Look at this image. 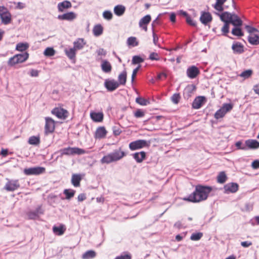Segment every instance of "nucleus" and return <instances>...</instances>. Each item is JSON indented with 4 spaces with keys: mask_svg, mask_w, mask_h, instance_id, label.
Segmentation results:
<instances>
[{
    "mask_svg": "<svg viewBox=\"0 0 259 259\" xmlns=\"http://www.w3.org/2000/svg\"><path fill=\"white\" fill-rule=\"evenodd\" d=\"M125 11V8L122 5H117L114 8V12L118 16L122 15Z\"/></svg>",
    "mask_w": 259,
    "mask_h": 259,
    "instance_id": "32",
    "label": "nucleus"
},
{
    "mask_svg": "<svg viewBox=\"0 0 259 259\" xmlns=\"http://www.w3.org/2000/svg\"><path fill=\"white\" fill-rule=\"evenodd\" d=\"M61 156L63 155H72L75 154L80 155L84 154V150L77 147H67L62 149L60 150Z\"/></svg>",
    "mask_w": 259,
    "mask_h": 259,
    "instance_id": "6",
    "label": "nucleus"
},
{
    "mask_svg": "<svg viewBox=\"0 0 259 259\" xmlns=\"http://www.w3.org/2000/svg\"><path fill=\"white\" fill-rule=\"evenodd\" d=\"M28 143L30 145H37L40 143V139L39 137L31 136L28 140Z\"/></svg>",
    "mask_w": 259,
    "mask_h": 259,
    "instance_id": "40",
    "label": "nucleus"
},
{
    "mask_svg": "<svg viewBox=\"0 0 259 259\" xmlns=\"http://www.w3.org/2000/svg\"><path fill=\"white\" fill-rule=\"evenodd\" d=\"M134 116L136 118L143 117L145 115V112L142 109H138L135 112H134Z\"/></svg>",
    "mask_w": 259,
    "mask_h": 259,
    "instance_id": "48",
    "label": "nucleus"
},
{
    "mask_svg": "<svg viewBox=\"0 0 259 259\" xmlns=\"http://www.w3.org/2000/svg\"><path fill=\"white\" fill-rule=\"evenodd\" d=\"M29 57V54L25 52L23 54H16L10 58L8 61V65L12 67L16 64L25 62Z\"/></svg>",
    "mask_w": 259,
    "mask_h": 259,
    "instance_id": "4",
    "label": "nucleus"
},
{
    "mask_svg": "<svg viewBox=\"0 0 259 259\" xmlns=\"http://www.w3.org/2000/svg\"><path fill=\"white\" fill-rule=\"evenodd\" d=\"M45 119V133L46 135H49L54 133L55 130V121L50 117H46Z\"/></svg>",
    "mask_w": 259,
    "mask_h": 259,
    "instance_id": "9",
    "label": "nucleus"
},
{
    "mask_svg": "<svg viewBox=\"0 0 259 259\" xmlns=\"http://www.w3.org/2000/svg\"><path fill=\"white\" fill-rule=\"evenodd\" d=\"M127 72L125 70L122 71L118 76V82L120 85H124L126 82Z\"/></svg>",
    "mask_w": 259,
    "mask_h": 259,
    "instance_id": "27",
    "label": "nucleus"
},
{
    "mask_svg": "<svg viewBox=\"0 0 259 259\" xmlns=\"http://www.w3.org/2000/svg\"><path fill=\"white\" fill-rule=\"evenodd\" d=\"M82 176L80 174H73L71 177V183L75 187H79Z\"/></svg>",
    "mask_w": 259,
    "mask_h": 259,
    "instance_id": "22",
    "label": "nucleus"
},
{
    "mask_svg": "<svg viewBox=\"0 0 259 259\" xmlns=\"http://www.w3.org/2000/svg\"><path fill=\"white\" fill-rule=\"evenodd\" d=\"M66 231V228L64 225H61L60 226H54L53 227V231L54 234L58 236L62 235Z\"/></svg>",
    "mask_w": 259,
    "mask_h": 259,
    "instance_id": "30",
    "label": "nucleus"
},
{
    "mask_svg": "<svg viewBox=\"0 0 259 259\" xmlns=\"http://www.w3.org/2000/svg\"><path fill=\"white\" fill-rule=\"evenodd\" d=\"M252 244L251 242L250 241H243L241 242V245L244 247H248Z\"/></svg>",
    "mask_w": 259,
    "mask_h": 259,
    "instance_id": "61",
    "label": "nucleus"
},
{
    "mask_svg": "<svg viewBox=\"0 0 259 259\" xmlns=\"http://www.w3.org/2000/svg\"><path fill=\"white\" fill-rule=\"evenodd\" d=\"M146 157V153L144 151L137 152L134 154L133 157L138 163H141Z\"/></svg>",
    "mask_w": 259,
    "mask_h": 259,
    "instance_id": "28",
    "label": "nucleus"
},
{
    "mask_svg": "<svg viewBox=\"0 0 259 259\" xmlns=\"http://www.w3.org/2000/svg\"><path fill=\"white\" fill-rule=\"evenodd\" d=\"M40 207L37 208L35 211H30L27 212V215L29 219L33 220L36 219L38 216L39 210Z\"/></svg>",
    "mask_w": 259,
    "mask_h": 259,
    "instance_id": "36",
    "label": "nucleus"
},
{
    "mask_svg": "<svg viewBox=\"0 0 259 259\" xmlns=\"http://www.w3.org/2000/svg\"><path fill=\"white\" fill-rule=\"evenodd\" d=\"M30 75L32 77H36L38 75V71L35 69H31L30 71Z\"/></svg>",
    "mask_w": 259,
    "mask_h": 259,
    "instance_id": "63",
    "label": "nucleus"
},
{
    "mask_svg": "<svg viewBox=\"0 0 259 259\" xmlns=\"http://www.w3.org/2000/svg\"><path fill=\"white\" fill-rule=\"evenodd\" d=\"M232 49L235 54H242L244 52V46L239 42L234 43L232 46Z\"/></svg>",
    "mask_w": 259,
    "mask_h": 259,
    "instance_id": "20",
    "label": "nucleus"
},
{
    "mask_svg": "<svg viewBox=\"0 0 259 259\" xmlns=\"http://www.w3.org/2000/svg\"><path fill=\"white\" fill-rule=\"evenodd\" d=\"M103 16L105 19L110 20L112 19L113 17V15L110 11H105L103 13Z\"/></svg>",
    "mask_w": 259,
    "mask_h": 259,
    "instance_id": "51",
    "label": "nucleus"
},
{
    "mask_svg": "<svg viewBox=\"0 0 259 259\" xmlns=\"http://www.w3.org/2000/svg\"><path fill=\"white\" fill-rule=\"evenodd\" d=\"M245 143L248 149H255L259 148V142L256 140L249 139L245 141Z\"/></svg>",
    "mask_w": 259,
    "mask_h": 259,
    "instance_id": "23",
    "label": "nucleus"
},
{
    "mask_svg": "<svg viewBox=\"0 0 259 259\" xmlns=\"http://www.w3.org/2000/svg\"><path fill=\"white\" fill-rule=\"evenodd\" d=\"M143 62H144V59L138 56H134L132 59V63L134 64L141 63Z\"/></svg>",
    "mask_w": 259,
    "mask_h": 259,
    "instance_id": "50",
    "label": "nucleus"
},
{
    "mask_svg": "<svg viewBox=\"0 0 259 259\" xmlns=\"http://www.w3.org/2000/svg\"><path fill=\"white\" fill-rule=\"evenodd\" d=\"M227 180V176L225 172H221L217 177L218 182L221 184L224 183Z\"/></svg>",
    "mask_w": 259,
    "mask_h": 259,
    "instance_id": "41",
    "label": "nucleus"
},
{
    "mask_svg": "<svg viewBox=\"0 0 259 259\" xmlns=\"http://www.w3.org/2000/svg\"><path fill=\"white\" fill-rule=\"evenodd\" d=\"M180 98L181 97L179 94H175L171 97V101L174 103L177 104L179 102Z\"/></svg>",
    "mask_w": 259,
    "mask_h": 259,
    "instance_id": "52",
    "label": "nucleus"
},
{
    "mask_svg": "<svg viewBox=\"0 0 259 259\" xmlns=\"http://www.w3.org/2000/svg\"><path fill=\"white\" fill-rule=\"evenodd\" d=\"M149 59L152 61H158L160 59V57L158 53L152 52L150 53Z\"/></svg>",
    "mask_w": 259,
    "mask_h": 259,
    "instance_id": "49",
    "label": "nucleus"
},
{
    "mask_svg": "<svg viewBox=\"0 0 259 259\" xmlns=\"http://www.w3.org/2000/svg\"><path fill=\"white\" fill-rule=\"evenodd\" d=\"M251 166L254 169L259 168V161L257 160L253 161L252 162Z\"/></svg>",
    "mask_w": 259,
    "mask_h": 259,
    "instance_id": "62",
    "label": "nucleus"
},
{
    "mask_svg": "<svg viewBox=\"0 0 259 259\" xmlns=\"http://www.w3.org/2000/svg\"><path fill=\"white\" fill-rule=\"evenodd\" d=\"M151 20L150 15H147L143 17L139 21V26L142 28L145 31H147V25L150 23Z\"/></svg>",
    "mask_w": 259,
    "mask_h": 259,
    "instance_id": "17",
    "label": "nucleus"
},
{
    "mask_svg": "<svg viewBox=\"0 0 259 259\" xmlns=\"http://www.w3.org/2000/svg\"><path fill=\"white\" fill-rule=\"evenodd\" d=\"M76 18V15L72 12H68L61 15L58 16V18L60 20H65L68 21H71Z\"/></svg>",
    "mask_w": 259,
    "mask_h": 259,
    "instance_id": "24",
    "label": "nucleus"
},
{
    "mask_svg": "<svg viewBox=\"0 0 259 259\" xmlns=\"http://www.w3.org/2000/svg\"><path fill=\"white\" fill-rule=\"evenodd\" d=\"M205 98L204 97L200 96L196 98L192 103V107L194 109H199L203 104Z\"/></svg>",
    "mask_w": 259,
    "mask_h": 259,
    "instance_id": "21",
    "label": "nucleus"
},
{
    "mask_svg": "<svg viewBox=\"0 0 259 259\" xmlns=\"http://www.w3.org/2000/svg\"><path fill=\"white\" fill-rule=\"evenodd\" d=\"M140 66H138V67H137L136 68H135L133 71V73H132V81H133L137 75V72L140 68Z\"/></svg>",
    "mask_w": 259,
    "mask_h": 259,
    "instance_id": "60",
    "label": "nucleus"
},
{
    "mask_svg": "<svg viewBox=\"0 0 259 259\" xmlns=\"http://www.w3.org/2000/svg\"><path fill=\"white\" fill-rule=\"evenodd\" d=\"M249 42L253 45H259V36L255 34H250L248 37Z\"/></svg>",
    "mask_w": 259,
    "mask_h": 259,
    "instance_id": "31",
    "label": "nucleus"
},
{
    "mask_svg": "<svg viewBox=\"0 0 259 259\" xmlns=\"http://www.w3.org/2000/svg\"><path fill=\"white\" fill-rule=\"evenodd\" d=\"M186 73L189 78L193 79L199 74L200 71L195 66H191L187 69Z\"/></svg>",
    "mask_w": 259,
    "mask_h": 259,
    "instance_id": "14",
    "label": "nucleus"
},
{
    "mask_svg": "<svg viewBox=\"0 0 259 259\" xmlns=\"http://www.w3.org/2000/svg\"><path fill=\"white\" fill-rule=\"evenodd\" d=\"M253 73L251 69H248L243 71L240 74V76L243 77L244 79H247L250 77Z\"/></svg>",
    "mask_w": 259,
    "mask_h": 259,
    "instance_id": "43",
    "label": "nucleus"
},
{
    "mask_svg": "<svg viewBox=\"0 0 259 259\" xmlns=\"http://www.w3.org/2000/svg\"><path fill=\"white\" fill-rule=\"evenodd\" d=\"M90 117L94 121L100 122L103 120L104 114L102 112H96L92 111L90 113Z\"/></svg>",
    "mask_w": 259,
    "mask_h": 259,
    "instance_id": "18",
    "label": "nucleus"
},
{
    "mask_svg": "<svg viewBox=\"0 0 259 259\" xmlns=\"http://www.w3.org/2000/svg\"><path fill=\"white\" fill-rule=\"evenodd\" d=\"M96 256V252L93 250L85 252L82 255V259L93 258Z\"/></svg>",
    "mask_w": 259,
    "mask_h": 259,
    "instance_id": "35",
    "label": "nucleus"
},
{
    "mask_svg": "<svg viewBox=\"0 0 259 259\" xmlns=\"http://www.w3.org/2000/svg\"><path fill=\"white\" fill-rule=\"evenodd\" d=\"M253 90L254 93L259 96V83L253 86Z\"/></svg>",
    "mask_w": 259,
    "mask_h": 259,
    "instance_id": "64",
    "label": "nucleus"
},
{
    "mask_svg": "<svg viewBox=\"0 0 259 259\" xmlns=\"http://www.w3.org/2000/svg\"><path fill=\"white\" fill-rule=\"evenodd\" d=\"M51 113L61 119H66L68 115V111L61 107H55L52 111Z\"/></svg>",
    "mask_w": 259,
    "mask_h": 259,
    "instance_id": "10",
    "label": "nucleus"
},
{
    "mask_svg": "<svg viewBox=\"0 0 259 259\" xmlns=\"http://www.w3.org/2000/svg\"><path fill=\"white\" fill-rule=\"evenodd\" d=\"M227 1V0H215V3L213 6L214 9L219 12H223L224 10L223 6Z\"/></svg>",
    "mask_w": 259,
    "mask_h": 259,
    "instance_id": "29",
    "label": "nucleus"
},
{
    "mask_svg": "<svg viewBox=\"0 0 259 259\" xmlns=\"http://www.w3.org/2000/svg\"><path fill=\"white\" fill-rule=\"evenodd\" d=\"M86 198H87L86 195L84 193H81V194H79L77 197V200L79 202L83 201V200L86 199Z\"/></svg>",
    "mask_w": 259,
    "mask_h": 259,
    "instance_id": "58",
    "label": "nucleus"
},
{
    "mask_svg": "<svg viewBox=\"0 0 259 259\" xmlns=\"http://www.w3.org/2000/svg\"><path fill=\"white\" fill-rule=\"evenodd\" d=\"M0 18L5 25L9 24L12 22V15L7 8L4 6H0Z\"/></svg>",
    "mask_w": 259,
    "mask_h": 259,
    "instance_id": "5",
    "label": "nucleus"
},
{
    "mask_svg": "<svg viewBox=\"0 0 259 259\" xmlns=\"http://www.w3.org/2000/svg\"><path fill=\"white\" fill-rule=\"evenodd\" d=\"M55 51L52 48H47L44 51V54L46 56L51 57L54 55Z\"/></svg>",
    "mask_w": 259,
    "mask_h": 259,
    "instance_id": "45",
    "label": "nucleus"
},
{
    "mask_svg": "<svg viewBox=\"0 0 259 259\" xmlns=\"http://www.w3.org/2000/svg\"><path fill=\"white\" fill-rule=\"evenodd\" d=\"M148 146V144L146 140H138L130 143L129 144V148L131 150L134 151Z\"/></svg>",
    "mask_w": 259,
    "mask_h": 259,
    "instance_id": "12",
    "label": "nucleus"
},
{
    "mask_svg": "<svg viewBox=\"0 0 259 259\" xmlns=\"http://www.w3.org/2000/svg\"><path fill=\"white\" fill-rule=\"evenodd\" d=\"M105 87L108 91H113L119 86V83L114 79H106Z\"/></svg>",
    "mask_w": 259,
    "mask_h": 259,
    "instance_id": "13",
    "label": "nucleus"
},
{
    "mask_svg": "<svg viewBox=\"0 0 259 259\" xmlns=\"http://www.w3.org/2000/svg\"><path fill=\"white\" fill-rule=\"evenodd\" d=\"M107 134V131H106L105 127L104 126H100L98 127L95 132L94 138L96 139H101L105 138Z\"/></svg>",
    "mask_w": 259,
    "mask_h": 259,
    "instance_id": "15",
    "label": "nucleus"
},
{
    "mask_svg": "<svg viewBox=\"0 0 259 259\" xmlns=\"http://www.w3.org/2000/svg\"><path fill=\"white\" fill-rule=\"evenodd\" d=\"M233 105L232 104H224L222 107L215 113L214 118L219 119L224 117L227 112L230 111L233 109Z\"/></svg>",
    "mask_w": 259,
    "mask_h": 259,
    "instance_id": "7",
    "label": "nucleus"
},
{
    "mask_svg": "<svg viewBox=\"0 0 259 259\" xmlns=\"http://www.w3.org/2000/svg\"><path fill=\"white\" fill-rule=\"evenodd\" d=\"M66 199H70L74 196L75 191L72 189H65L63 192Z\"/></svg>",
    "mask_w": 259,
    "mask_h": 259,
    "instance_id": "39",
    "label": "nucleus"
},
{
    "mask_svg": "<svg viewBox=\"0 0 259 259\" xmlns=\"http://www.w3.org/2000/svg\"><path fill=\"white\" fill-rule=\"evenodd\" d=\"M103 28L100 24L95 25L93 29V34L96 36H99L103 33Z\"/></svg>",
    "mask_w": 259,
    "mask_h": 259,
    "instance_id": "34",
    "label": "nucleus"
},
{
    "mask_svg": "<svg viewBox=\"0 0 259 259\" xmlns=\"http://www.w3.org/2000/svg\"><path fill=\"white\" fill-rule=\"evenodd\" d=\"M112 131H113V135L115 136H119L122 132L120 128L118 126H113Z\"/></svg>",
    "mask_w": 259,
    "mask_h": 259,
    "instance_id": "53",
    "label": "nucleus"
},
{
    "mask_svg": "<svg viewBox=\"0 0 259 259\" xmlns=\"http://www.w3.org/2000/svg\"><path fill=\"white\" fill-rule=\"evenodd\" d=\"M211 15L209 12H202L200 17V20L203 24H207L212 21Z\"/></svg>",
    "mask_w": 259,
    "mask_h": 259,
    "instance_id": "19",
    "label": "nucleus"
},
{
    "mask_svg": "<svg viewBox=\"0 0 259 259\" xmlns=\"http://www.w3.org/2000/svg\"><path fill=\"white\" fill-rule=\"evenodd\" d=\"M153 43L154 44V45H156V46H158L159 47H160V46H159V45L158 44V36L154 32H153Z\"/></svg>",
    "mask_w": 259,
    "mask_h": 259,
    "instance_id": "57",
    "label": "nucleus"
},
{
    "mask_svg": "<svg viewBox=\"0 0 259 259\" xmlns=\"http://www.w3.org/2000/svg\"><path fill=\"white\" fill-rule=\"evenodd\" d=\"M212 189L210 186L196 185L195 191L183 200L188 202L198 203L205 200Z\"/></svg>",
    "mask_w": 259,
    "mask_h": 259,
    "instance_id": "1",
    "label": "nucleus"
},
{
    "mask_svg": "<svg viewBox=\"0 0 259 259\" xmlns=\"http://www.w3.org/2000/svg\"><path fill=\"white\" fill-rule=\"evenodd\" d=\"M136 101L137 103L143 106L146 105L149 103L147 100L142 98H137Z\"/></svg>",
    "mask_w": 259,
    "mask_h": 259,
    "instance_id": "54",
    "label": "nucleus"
},
{
    "mask_svg": "<svg viewBox=\"0 0 259 259\" xmlns=\"http://www.w3.org/2000/svg\"><path fill=\"white\" fill-rule=\"evenodd\" d=\"M245 28H246L247 31L248 32L251 33V34H252V33L257 31V30L256 28L251 27L248 25H246Z\"/></svg>",
    "mask_w": 259,
    "mask_h": 259,
    "instance_id": "59",
    "label": "nucleus"
},
{
    "mask_svg": "<svg viewBox=\"0 0 259 259\" xmlns=\"http://www.w3.org/2000/svg\"><path fill=\"white\" fill-rule=\"evenodd\" d=\"M225 192L229 193H235L239 188V185L237 183H230L226 184L224 187Z\"/></svg>",
    "mask_w": 259,
    "mask_h": 259,
    "instance_id": "16",
    "label": "nucleus"
},
{
    "mask_svg": "<svg viewBox=\"0 0 259 259\" xmlns=\"http://www.w3.org/2000/svg\"><path fill=\"white\" fill-rule=\"evenodd\" d=\"M86 42L83 38H77L76 41L73 42V48L76 50L82 49L85 45Z\"/></svg>",
    "mask_w": 259,
    "mask_h": 259,
    "instance_id": "25",
    "label": "nucleus"
},
{
    "mask_svg": "<svg viewBox=\"0 0 259 259\" xmlns=\"http://www.w3.org/2000/svg\"><path fill=\"white\" fill-rule=\"evenodd\" d=\"M221 21L225 23H229L234 26H241L242 25V21L235 14H231L228 12H224L221 14H217Z\"/></svg>",
    "mask_w": 259,
    "mask_h": 259,
    "instance_id": "3",
    "label": "nucleus"
},
{
    "mask_svg": "<svg viewBox=\"0 0 259 259\" xmlns=\"http://www.w3.org/2000/svg\"><path fill=\"white\" fill-rule=\"evenodd\" d=\"M230 23H225L224 26L221 29V31L223 33V35L225 36H227L228 33L229 31V25Z\"/></svg>",
    "mask_w": 259,
    "mask_h": 259,
    "instance_id": "47",
    "label": "nucleus"
},
{
    "mask_svg": "<svg viewBox=\"0 0 259 259\" xmlns=\"http://www.w3.org/2000/svg\"><path fill=\"white\" fill-rule=\"evenodd\" d=\"M76 49H75L74 48H70L69 50H66L65 51L66 55L67 56V57L70 59H73L75 57L76 55Z\"/></svg>",
    "mask_w": 259,
    "mask_h": 259,
    "instance_id": "38",
    "label": "nucleus"
},
{
    "mask_svg": "<svg viewBox=\"0 0 259 259\" xmlns=\"http://www.w3.org/2000/svg\"><path fill=\"white\" fill-rule=\"evenodd\" d=\"M187 23L191 26H195L196 23L193 21L190 16H188L186 17Z\"/></svg>",
    "mask_w": 259,
    "mask_h": 259,
    "instance_id": "56",
    "label": "nucleus"
},
{
    "mask_svg": "<svg viewBox=\"0 0 259 259\" xmlns=\"http://www.w3.org/2000/svg\"><path fill=\"white\" fill-rule=\"evenodd\" d=\"M126 155V153L121 147H120L118 149L115 150L113 152L104 156L100 161L102 164H109L121 160Z\"/></svg>",
    "mask_w": 259,
    "mask_h": 259,
    "instance_id": "2",
    "label": "nucleus"
},
{
    "mask_svg": "<svg viewBox=\"0 0 259 259\" xmlns=\"http://www.w3.org/2000/svg\"><path fill=\"white\" fill-rule=\"evenodd\" d=\"M45 172L46 168L40 166L27 168L24 169V173L27 176L39 175Z\"/></svg>",
    "mask_w": 259,
    "mask_h": 259,
    "instance_id": "11",
    "label": "nucleus"
},
{
    "mask_svg": "<svg viewBox=\"0 0 259 259\" xmlns=\"http://www.w3.org/2000/svg\"><path fill=\"white\" fill-rule=\"evenodd\" d=\"M127 44L128 46L134 47L137 46L139 45V42L136 37L131 36L128 38Z\"/></svg>",
    "mask_w": 259,
    "mask_h": 259,
    "instance_id": "37",
    "label": "nucleus"
},
{
    "mask_svg": "<svg viewBox=\"0 0 259 259\" xmlns=\"http://www.w3.org/2000/svg\"><path fill=\"white\" fill-rule=\"evenodd\" d=\"M71 7V4L69 1H65L60 3L58 5V10L60 12H63L65 9H68Z\"/></svg>",
    "mask_w": 259,
    "mask_h": 259,
    "instance_id": "33",
    "label": "nucleus"
},
{
    "mask_svg": "<svg viewBox=\"0 0 259 259\" xmlns=\"http://www.w3.org/2000/svg\"><path fill=\"white\" fill-rule=\"evenodd\" d=\"M132 256L130 253L121 254L116 256L114 259H131Z\"/></svg>",
    "mask_w": 259,
    "mask_h": 259,
    "instance_id": "55",
    "label": "nucleus"
},
{
    "mask_svg": "<svg viewBox=\"0 0 259 259\" xmlns=\"http://www.w3.org/2000/svg\"><path fill=\"white\" fill-rule=\"evenodd\" d=\"M239 26H235V27L232 30V33L235 36H242L244 35L241 28Z\"/></svg>",
    "mask_w": 259,
    "mask_h": 259,
    "instance_id": "42",
    "label": "nucleus"
},
{
    "mask_svg": "<svg viewBox=\"0 0 259 259\" xmlns=\"http://www.w3.org/2000/svg\"><path fill=\"white\" fill-rule=\"evenodd\" d=\"M28 48V45H27V44L18 43L16 45V49L17 51L22 52L27 50Z\"/></svg>",
    "mask_w": 259,
    "mask_h": 259,
    "instance_id": "44",
    "label": "nucleus"
},
{
    "mask_svg": "<svg viewBox=\"0 0 259 259\" xmlns=\"http://www.w3.org/2000/svg\"><path fill=\"white\" fill-rule=\"evenodd\" d=\"M102 71L105 73H110L112 70V66L109 62L103 60L101 65Z\"/></svg>",
    "mask_w": 259,
    "mask_h": 259,
    "instance_id": "26",
    "label": "nucleus"
},
{
    "mask_svg": "<svg viewBox=\"0 0 259 259\" xmlns=\"http://www.w3.org/2000/svg\"><path fill=\"white\" fill-rule=\"evenodd\" d=\"M203 236V233L201 232L193 233L191 235L190 239L193 241H197L200 240Z\"/></svg>",
    "mask_w": 259,
    "mask_h": 259,
    "instance_id": "46",
    "label": "nucleus"
},
{
    "mask_svg": "<svg viewBox=\"0 0 259 259\" xmlns=\"http://www.w3.org/2000/svg\"><path fill=\"white\" fill-rule=\"evenodd\" d=\"M7 182L4 188L7 191L13 192L20 188V184L18 180L7 179Z\"/></svg>",
    "mask_w": 259,
    "mask_h": 259,
    "instance_id": "8",
    "label": "nucleus"
}]
</instances>
